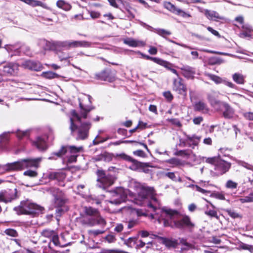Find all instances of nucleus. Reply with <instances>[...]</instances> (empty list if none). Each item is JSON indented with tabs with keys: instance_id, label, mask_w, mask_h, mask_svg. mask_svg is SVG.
Listing matches in <instances>:
<instances>
[{
	"instance_id": "nucleus-1",
	"label": "nucleus",
	"mask_w": 253,
	"mask_h": 253,
	"mask_svg": "<svg viewBox=\"0 0 253 253\" xmlns=\"http://www.w3.org/2000/svg\"><path fill=\"white\" fill-rule=\"evenodd\" d=\"M130 189L135 190L137 195L134 197L133 193L129 190L122 187H118L111 192V198L109 202L115 205H120L125 202L127 196L134 198V202L138 205L143 206L149 203L159 205V201L156 197V194L153 187H149L135 180H131L129 184Z\"/></svg>"
},
{
	"instance_id": "nucleus-2",
	"label": "nucleus",
	"mask_w": 253,
	"mask_h": 253,
	"mask_svg": "<svg viewBox=\"0 0 253 253\" xmlns=\"http://www.w3.org/2000/svg\"><path fill=\"white\" fill-rule=\"evenodd\" d=\"M156 205L158 204L156 203H149L148 207L155 212L154 213L150 214L151 218L156 220L159 224L163 222V225L165 227L170 226L177 228L186 227L189 229H192L194 227V223L191 221L189 216L184 215L180 219L177 220L180 214L177 211L168 207L158 208Z\"/></svg>"
},
{
	"instance_id": "nucleus-3",
	"label": "nucleus",
	"mask_w": 253,
	"mask_h": 253,
	"mask_svg": "<svg viewBox=\"0 0 253 253\" xmlns=\"http://www.w3.org/2000/svg\"><path fill=\"white\" fill-rule=\"evenodd\" d=\"M206 162L214 166L215 173L217 175H221L229 170L231 167V164L218 157L211 158H204Z\"/></svg>"
},
{
	"instance_id": "nucleus-4",
	"label": "nucleus",
	"mask_w": 253,
	"mask_h": 253,
	"mask_svg": "<svg viewBox=\"0 0 253 253\" xmlns=\"http://www.w3.org/2000/svg\"><path fill=\"white\" fill-rule=\"evenodd\" d=\"M43 208L29 201L21 202L20 205L14 208V210L18 214H36L42 212Z\"/></svg>"
},
{
	"instance_id": "nucleus-5",
	"label": "nucleus",
	"mask_w": 253,
	"mask_h": 253,
	"mask_svg": "<svg viewBox=\"0 0 253 253\" xmlns=\"http://www.w3.org/2000/svg\"><path fill=\"white\" fill-rule=\"evenodd\" d=\"M80 106L81 108L80 115H78L75 110H72L71 112V117L70 118V129L73 132L78 128V126L75 124L76 122L81 123L82 118L85 119L87 117V113L92 109L90 106H84L83 103L80 100Z\"/></svg>"
},
{
	"instance_id": "nucleus-6",
	"label": "nucleus",
	"mask_w": 253,
	"mask_h": 253,
	"mask_svg": "<svg viewBox=\"0 0 253 253\" xmlns=\"http://www.w3.org/2000/svg\"><path fill=\"white\" fill-rule=\"evenodd\" d=\"M84 211L86 215L90 216L88 220V224L90 226L98 224L102 227H104L106 225L105 220L100 216L97 210L90 207H85Z\"/></svg>"
},
{
	"instance_id": "nucleus-7",
	"label": "nucleus",
	"mask_w": 253,
	"mask_h": 253,
	"mask_svg": "<svg viewBox=\"0 0 253 253\" xmlns=\"http://www.w3.org/2000/svg\"><path fill=\"white\" fill-rule=\"evenodd\" d=\"M83 150V148L82 146L80 147H76L75 146H63L61 148L60 150L58 152H56L53 153L54 155L58 157H60L62 155L66 154L67 152H69L71 154L73 155H71L68 158V162L69 163H74L77 160V157H78V155L77 154L78 153H79L82 151Z\"/></svg>"
},
{
	"instance_id": "nucleus-8",
	"label": "nucleus",
	"mask_w": 253,
	"mask_h": 253,
	"mask_svg": "<svg viewBox=\"0 0 253 253\" xmlns=\"http://www.w3.org/2000/svg\"><path fill=\"white\" fill-rule=\"evenodd\" d=\"M42 160V158H38L36 159H22L20 161L16 162L17 169L19 170L31 167L38 168Z\"/></svg>"
},
{
	"instance_id": "nucleus-9",
	"label": "nucleus",
	"mask_w": 253,
	"mask_h": 253,
	"mask_svg": "<svg viewBox=\"0 0 253 253\" xmlns=\"http://www.w3.org/2000/svg\"><path fill=\"white\" fill-rule=\"evenodd\" d=\"M97 174V185L98 187L105 189L113 184L115 180L113 176L110 175H106L102 170H98Z\"/></svg>"
},
{
	"instance_id": "nucleus-10",
	"label": "nucleus",
	"mask_w": 253,
	"mask_h": 253,
	"mask_svg": "<svg viewBox=\"0 0 253 253\" xmlns=\"http://www.w3.org/2000/svg\"><path fill=\"white\" fill-rule=\"evenodd\" d=\"M164 6L165 8H166L169 11L178 16H181L183 18H187L191 16L189 13L185 12L182 10V9L176 7L174 5H173L170 2L166 1L164 2Z\"/></svg>"
},
{
	"instance_id": "nucleus-11",
	"label": "nucleus",
	"mask_w": 253,
	"mask_h": 253,
	"mask_svg": "<svg viewBox=\"0 0 253 253\" xmlns=\"http://www.w3.org/2000/svg\"><path fill=\"white\" fill-rule=\"evenodd\" d=\"M41 44L45 45L44 47L45 49H53V47H64L69 49V41H59L51 43L45 40L41 41Z\"/></svg>"
},
{
	"instance_id": "nucleus-12",
	"label": "nucleus",
	"mask_w": 253,
	"mask_h": 253,
	"mask_svg": "<svg viewBox=\"0 0 253 253\" xmlns=\"http://www.w3.org/2000/svg\"><path fill=\"white\" fill-rule=\"evenodd\" d=\"M90 126L91 124L89 122L81 123L78 128L77 139H84L86 138Z\"/></svg>"
},
{
	"instance_id": "nucleus-13",
	"label": "nucleus",
	"mask_w": 253,
	"mask_h": 253,
	"mask_svg": "<svg viewBox=\"0 0 253 253\" xmlns=\"http://www.w3.org/2000/svg\"><path fill=\"white\" fill-rule=\"evenodd\" d=\"M173 90L177 93L185 95L186 94V87L182 83L181 78L174 79L173 82Z\"/></svg>"
},
{
	"instance_id": "nucleus-14",
	"label": "nucleus",
	"mask_w": 253,
	"mask_h": 253,
	"mask_svg": "<svg viewBox=\"0 0 253 253\" xmlns=\"http://www.w3.org/2000/svg\"><path fill=\"white\" fill-rule=\"evenodd\" d=\"M18 71V65L17 64L9 63L3 66V73L7 76H15Z\"/></svg>"
},
{
	"instance_id": "nucleus-15",
	"label": "nucleus",
	"mask_w": 253,
	"mask_h": 253,
	"mask_svg": "<svg viewBox=\"0 0 253 253\" xmlns=\"http://www.w3.org/2000/svg\"><path fill=\"white\" fill-rule=\"evenodd\" d=\"M3 199V202L7 203L11 202L16 197V189H8L1 191Z\"/></svg>"
},
{
	"instance_id": "nucleus-16",
	"label": "nucleus",
	"mask_w": 253,
	"mask_h": 253,
	"mask_svg": "<svg viewBox=\"0 0 253 253\" xmlns=\"http://www.w3.org/2000/svg\"><path fill=\"white\" fill-rule=\"evenodd\" d=\"M182 74L184 77L188 79H193L196 72L194 68L189 66H183L180 68Z\"/></svg>"
},
{
	"instance_id": "nucleus-17",
	"label": "nucleus",
	"mask_w": 253,
	"mask_h": 253,
	"mask_svg": "<svg viewBox=\"0 0 253 253\" xmlns=\"http://www.w3.org/2000/svg\"><path fill=\"white\" fill-rule=\"evenodd\" d=\"M22 66L25 69L36 71H40L42 69V66L40 64L30 60L23 62Z\"/></svg>"
},
{
	"instance_id": "nucleus-18",
	"label": "nucleus",
	"mask_w": 253,
	"mask_h": 253,
	"mask_svg": "<svg viewBox=\"0 0 253 253\" xmlns=\"http://www.w3.org/2000/svg\"><path fill=\"white\" fill-rule=\"evenodd\" d=\"M14 170H17L16 162L7 163L6 165H0V174Z\"/></svg>"
},
{
	"instance_id": "nucleus-19",
	"label": "nucleus",
	"mask_w": 253,
	"mask_h": 253,
	"mask_svg": "<svg viewBox=\"0 0 253 253\" xmlns=\"http://www.w3.org/2000/svg\"><path fill=\"white\" fill-rule=\"evenodd\" d=\"M69 49L79 47H89L90 43L86 41H69Z\"/></svg>"
},
{
	"instance_id": "nucleus-20",
	"label": "nucleus",
	"mask_w": 253,
	"mask_h": 253,
	"mask_svg": "<svg viewBox=\"0 0 253 253\" xmlns=\"http://www.w3.org/2000/svg\"><path fill=\"white\" fill-rule=\"evenodd\" d=\"M204 14L207 18L210 20L217 21L223 18L216 11L208 9L204 10Z\"/></svg>"
},
{
	"instance_id": "nucleus-21",
	"label": "nucleus",
	"mask_w": 253,
	"mask_h": 253,
	"mask_svg": "<svg viewBox=\"0 0 253 253\" xmlns=\"http://www.w3.org/2000/svg\"><path fill=\"white\" fill-rule=\"evenodd\" d=\"M124 42L126 44L131 47L144 46L145 42L142 41L134 40L132 38H127L124 40Z\"/></svg>"
},
{
	"instance_id": "nucleus-22",
	"label": "nucleus",
	"mask_w": 253,
	"mask_h": 253,
	"mask_svg": "<svg viewBox=\"0 0 253 253\" xmlns=\"http://www.w3.org/2000/svg\"><path fill=\"white\" fill-rule=\"evenodd\" d=\"M218 92L214 91H211L208 95V99L211 105L215 106L220 103L219 100H218Z\"/></svg>"
},
{
	"instance_id": "nucleus-23",
	"label": "nucleus",
	"mask_w": 253,
	"mask_h": 253,
	"mask_svg": "<svg viewBox=\"0 0 253 253\" xmlns=\"http://www.w3.org/2000/svg\"><path fill=\"white\" fill-rule=\"evenodd\" d=\"M224 110L223 111V116L228 119L232 118L234 115V110L232 108L230 105L226 103L223 104Z\"/></svg>"
},
{
	"instance_id": "nucleus-24",
	"label": "nucleus",
	"mask_w": 253,
	"mask_h": 253,
	"mask_svg": "<svg viewBox=\"0 0 253 253\" xmlns=\"http://www.w3.org/2000/svg\"><path fill=\"white\" fill-rule=\"evenodd\" d=\"M194 110L204 113H207L209 111L207 105L202 101H199L196 102L194 106Z\"/></svg>"
},
{
	"instance_id": "nucleus-25",
	"label": "nucleus",
	"mask_w": 253,
	"mask_h": 253,
	"mask_svg": "<svg viewBox=\"0 0 253 253\" xmlns=\"http://www.w3.org/2000/svg\"><path fill=\"white\" fill-rule=\"evenodd\" d=\"M200 138L199 137L193 135L192 136H187L186 141L189 147L194 148L195 146L198 145Z\"/></svg>"
},
{
	"instance_id": "nucleus-26",
	"label": "nucleus",
	"mask_w": 253,
	"mask_h": 253,
	"mask_svg": "<svg viewBox=\"0 0 253 253\" xmlns=\"http://www.w3.org/2000/svg\"><path fill=\"white\" fill-rule=\"evenodd\" d=\"M34 145L41 151H43L47 148L45 140L42 137H38L33 142Z\"/></svg>"
},
{
	"instance_id": "nucleus-27",
	"label": "nucleus",
	"mask_w": 253,
	"mask_h": 253,
	"mask_svg": "<svg viewBox=\"0 0 253 253\" xmlns=\"http://www.w3.org/2000/svg\"><path fill=\"white\" fill-rule=\"evenodd\" d=\"M48 178L50 179H56L58 181H61L65 178V174L62 171L51 172L48 174Z\"/></svg>"
},
{
	"instance_id": "nucleus-28",
	"label": "nucleus",
	"mask_w": 253,
	"mask_h": 253,
	"mask_svg": "<svg viewBox=\"0 0 253 253\" xmlns=\"http://www.w3.org/2000/svg\"><path fill=\"white\" fill-rule=\"evenodd\" d=\"M232 79L236 83L239 84H243L245 83V77L239 73L233 74Z\"/></svg>"
},
{
	"instance_id": "nucleus-29",
	"label": "nucleus",
	"mask_w": 253,
	"mask_h": 253,
	"mask_svg": "<svg viewBox=\"0 0 253 253\" xmlns=\"http://www.w3.org/2000/svg\"><path fill=\"white\" fill-rule=\"evenodd\" d=\"M205 75L213 81L216 84H223L224 79L219 76L208 73H205Z\"/></svg>"
},
{
	"instance_id": "nucleus-30",
	"label": "nucleus",
	"mask_w": 253,
	"mask_h": 253,
	"mask_svg": "<svg viewBox=\"0 0 253 253\" xmlns=\"http://www.w3.org/2000/svg\"><path fill=\"white\" fill-rule=\"evenodd\" d=\"M56 6L65 11H68L71 8V5L63 0H58L56 2Z\"/></svg>"
},
{
	"instance_id": "nucleus-31",
	"label": "nucleus",
	"mask_w": 253,
	"mask_h": 253,
	"mask_svg": "<svg viewBox=\"0 0 253 253\" xmlns=\"http://www.w3.org/2000/svg\"><path fill=\"white\" fill-rule=\"evenodd\" d=\"M62 193L60 192L59 195H55V204L58 207H61L66 203V199L64 197H61Z\"/></svg>"
},
{
	"instance_id": "nucleus-32",
	"label": "nucleus",
	"mask_w": 253,
	"mask_h": 253,
	"mask_svg": "<svg viewBox=\"0 0 253 253\" xmlns=\"http://www.w3.org/2000/svg\"><path fill=\"white\" fill-rule=\"evenodd\" d=\"M16 136L19 139L24 137H28L30 134V130H21L18 129L16 132Z\"/></svg>"
},
{
	"instance_id": "nucleus-33",
	"label": "nucleus",
	"mask_w": 253,
	"mask_h": 253,
	"mask_svg": "<svg viewBox=\"0 0 253 253\" xmlns=\"http://www.w3.org/2000/svg\"><path fill=\"white\" fill-rule=\"evenodd\" d=\"M237 201H239L242 204L253 202V193H251L248 196L239 199Z\"/></svg>"
},
{
	"instance_id": "nucleus-34",
	"label": "nucleus",
	"mask_w": 253,
	"mask_h": 253,
	"mask_svg": "<svg viewBox=\"0 0 253 253\" xmlns=\"http://www.w3.org/2000/svg\"><path fill=\"white\" fill-rule=\"evenodd\" d=\"M162 62H163V63L162 64H160V65L165 67V68L170 71L172 73L174 74L175 75H176L177 77L179 76L176 70L171 68V64L163 60H162Z\"/></svg>"
},
{
	"instance_id": "nucleus-35",
	"label": "nucleus",
	"mask_w": 253,
	"mask_h": 253,
	"mask_svg": "<svg viewBox=\"0 0 253 253\" xmlns=\"http://www.w3.org/2000/svg\"><path fill=\"white\" fill-rule=\"evenodd\" d=\"M132 163L129 168L133 170H137L141 168V163L132 159V161H130Z\"/></svg>"
},
{
	"instance_id": "nucleus-36",
	"label": "nucleus",
	"mask_w": 253,
	"mask_h": 253,
	"mask_svg": "<svg viewBox=\"0 0 253 253\" xmlns=\"http://www.w3.org/2000/svg\"><path fill=\"white\" fill-rule=\"evenodd\" d=\"M167 162L172 165V167H178L182 165L181 161L177 158H172L167 161Z\"/></svg>"
},
{
	"instance_id": "nucleus-37",
	"label": "nucleus",
	"mask_w": 253,
	"mask_h": 253,
	"mask_svg": "<svg viewBox=\"0 0 253 253\" xmlns=\"http://www.w3.org/2000/svg\"><path fill=\"white\" fill-rule=\"evenodd\" d=\"M192 153L190 150H179L175 153V155L177 156H183L184 157L188 158Z\"/></svg>"
},
{
	"instance_id": "nucleus-38",
	"label": "nucleus",
	"mask_w": 253,
	"mask_h": 253,
	"mask_svg": "<svg viewBox=\"0 0 253 253\" xmlns=\"http://www.w3.org/2000/svg\"><path fill=\"white\" fill-rule=\"evenodd\" d=\"M107 72H108V71H103L101 72L100 73L96 74L95 77L97 79H99V80L104 81H105V80H109L107 78Z\"/></svg>"
},
{
	"instance_id": "nucleus-39",
	"label": "nucleus",
	"mask_w": 253,
	"mask_h": 253,
	"mask_svg": "<svg viewBox=\"0 0 253 253\" xmlns=\"http://www.w3.org/2000/svg\"><path fill=\"white\" fill-rule=\"evenodd\" d=\"M155 32L160 36L165 38L166 36L170 35L171 33L167 30L163 29H156Z\"/></svg>"
},
{
	"instance_id": "nucleus-40",
	"label": "nucleus",
	"mask_w": 253,
	"mask_h": 253,
	"mask_svg": "<svg viewBox=\"0 0 253 253\" xmlns=\"http://www.w3.org/2000/svg\"><path fill=\"white\" fill-rule=\"evenodd\" d=\"M42 76L44 78L48 79H53L57 77V75L56 73L51 71L43 72L42 74Z\"/></svg>"
},
{
	"instance_id": "nucleus-41",
	"label": "nucleus",
	"mask_w": 253,
	"mask_h": 253,
	"mask_svg": "<svg viewBox=\"0 0 253 253\" xmlns=\"http://www.w3.org/2000/svg\"><path fill=\"white\" fill-rule=\"evenodd\" d=\"M51 240L54 244L55 246H60V247H64L65 245H61L59 241V238L57 234L55 232L54 235H53L52 238H51Z\"/></svg>"
},
{
	"instance_id": "nucleus-42",
	"label": "nucleus",
	"mask_w": 253,
	"mask_h": 253,
	"mask_svg": "<svg viewBox=\"0 0 253 253\" xmlns=\"http://www.w3.org/2000/svg\"><path fill=\"white\" fill-rule=\"evenodd\" d=\"M4 48L8 52H14L15 53H19V49L18 48H16L15 46L13 45H6L4 46Z\"/></svg>"
},
{
	"instance_id": "nucleus-43",
	"label": "nucleus",
	"mask_w": 253,
	"mask_h": 253,
	"mask_svg": "<svg viewBox=\"0 0 253 253\" xmlns=\"http://www.w3.org/2000/svg\"><path fill=\"white\" fill-rule=\"evenodd\" d=\"M116 157L118 159H122L128 162L132 160V158L131 157L125 153L117 154Z\"/></svg>"
},
{
	"instance_id": "nucleus-44",
	"label": "nucleus",
	"mask_w": 253,
	"mask_h": 253,
	"mask_svg": "<svg viewBox=\"0 0 253 253\" xmlns=\"http://www.w3.org/2000/svg\"><path fill=\"white\" fill-rule=\"evenodd\" d=\"M55 232L53 230H44L42 232L43 236L51 239Z\"/></svg>"
},
{
	"instance_id": "nucleus-45",
	"label": "nucleus",
	"mask_w": 253,
	"mask_h": 253,
	"mask_svg": "<svg viewBox=\"0 0 253 253\" xmlns=\"http://www.w3.org/2000/svg\"><path fill=\"white\" fill-rule=\"evenodd\" d=\"M238 185L237 183L234 182L231 180H229L226 182V187L229 189H235Z\"/></svg>"
},
{
	"instance_id": "nucleus-46",
	"label": "nucleus",
	"mask_w": 253,
	"mask_h": 253,
	"mask_svg": "<svg viewBox=\"0 0 253 253\" xmlns=\"http://www.w3.org/2000/svg\"><path fill=\"white\" fill-rule=\"evenodd\" d=\"M145 58L147 60H150L151 61H153V62L158 64H162L163 63V62H162V59L157 57H153L146 55Z\"/></svg>"
},
{
	"instance_id": "nucleus-47",
	"label": "nucleus",
	"mask_w": 253,
	"mask_h": 253,
	"mask_svg": "<svg viewBox=\"0 0 253 253\" xmlns=\"http://www.w3.org/2000/svg\"><path fill=\"white\" fill-rule=\"evenodd\" d=\"M243 28H246L248 30L246 32H243L240 34V37L242 38L248 37L250 36V32L251 31V28L249 26H243Z\"/></svg>"
},
{
	"instance_id": "nucleus-48",
	"label": "nucleus",
	"mask_w": 253,
	"mask_h": 253,
	"mask_svg": "<svg viewBox=\"0 0 253 253\" xmlns=\"http://www.w3.org/2000/svg\"><path fill=\"white\" fill-rule=\"evenodd\" d=\"M23 174L30 177H35L38 175V173L34 170H27L24 172Z\"/></svg>"
},
{
	"instance_id": "nucleus-49",
	"label": "nucleus",
	"mask_w": 253,
	"mask_h": 253,
	"mask_svg": "<svg viewBox=\"0 0 253 253\" xmlns=\"http://www.w3.org/2000/svg\"><path fill=\"white\" fill-rule=\"evenodd\" d=\"M205 213L206 215L210 216V217H216V218H218L217 213L215 211H214V210L206 211H205Z\"/></svg>"
},
{
	"instance_id": "nucleus-50",
	"label": "nucleus",
	"mask_w": 253,
	"mask_h": 253,
	"mask_svg": "<svg viewBox=\"0 0 253 253\" xmlns=\"http://www.w3.org/2000/svg\"><path fill=\"white\" fill-rule=\"evenodd\" d=\"M132 212L135 213L137 216H147V213L141 210L133 209L132 210Z\"/></svg>"
},
{
	"instance_id": "nucleus-51",
	"label": "nucleus",
	"mask_w": 253,
	"mask_h": 253,
	"mask_svg": "<svg viewBox=\"0 0 253 253\" xmlns=\"http://www.w3.org/2000/svg\"><path fill=\"white\" fill-rule=\"evenodd\" d=\"M105 231L103 229L91 230L89 231V234L94 236L102 234Z\"/></svg>"
},
{
	"instance_id": "nucleus-52",
	"label": "nucleus",
	"mask_w": 253,
	"mask_h": 253,
	"mask_svg": "<svg viewBox=\"0 0 253 253\" xmlns=\"http://www.w3.org/2000/svg\"><path fill=\"white\" fill-rule=\"evenodd\" d=\"M165 175L173 181H177V176L174 172H169L165 174Z\"/></svg>"
},
{
	"instance_id": "nucleus-53",
	"label": "nucleus",
	"mask_w": 253,
	"mask_h": 253,
	"mask_svg": "<svg viewBox=\"0 0 253 253\" xmlns=\"http://www.w3.org/2000/svg\"><path fill=\"white\" fill-rule=\"evenodd\" d=\"M5 233L12 237H16L17 236V232L12 229H8L5 230Z\"/></svg>"
},
{
	"instance_id": "nucleus-54",
	"label": "nucleus",
	"mask_w": 253,
	"mask_h": 253,
	"mask_svg": "<svg viewBox=\"0 0 253 253\" xmlns=\"http://www.w3.org/2000/svg\"><path fill=\"white\" fill-rule=\"evenodd\" d=\"M71 56L69 54L62 53L59 55V58L60 61L67 60L69 59Z\"/></svg>"
},
{
	"instance_id": "nucleus-55",
	"label": "nucleus",
	"mask_w": 253,
	"mask_h": 253,
	"mask_svg": "<svg viewBox=\"0 0 253 253\" xmlns=\"http://www.w3.org/2000/svg\"><path fill=\"white\" fill-rule=\"evenodd\" d=\"M226 212L231 217L233 218H235L239 216V214L237 212L231 210H227Z\"/></svg>"
},
{
	"instance_id": "nucleus-56",
	"label": "nucleus",
	"mask_w": 253,
	"mask_h": 253,
	"mask_svg": "<svg viewBox=\"0 0 253 253\" xmlns=\"http://www.w3.org/2000/svg\"><path fill=\"white\" fill-rule=\"evenodd\" d=\"M133 154L135 155L141 157H145V153L141 150H138L136 151H135L133 152Z\"/></svg>"
},
{
	"instance_id": "nucleus-57",
	"label": "nucleus",
	"mask_w": 253,
	"mask_h": 253,
	"mask_svg": "<svg viewBox=\"0 0 253 253\" xmlns=\"http://www.w3.org/2000/svg\"><path fill=\"white\" fill-rule=\"evenodd\" d=\"M106 240L108 243H111L115 242L116 238L113 235H108L106 237Z\"/></svg>"
},
{
	"instance_id": "nucleus-58",
	"label": "nucleus",
	"mask_w": 253,
	"mask_h": 253,
	"mask_svg": "<svg viewBox=\"0 0 253 253\" xmlns=\"http://www.w3.org/2000/svg\"><path fill=\"white\" fill-rule=\"evenodd\" d=\"M223 84L225 85H226V86H227L230 88H237V86L235 84H234L233 83H232L231 82L226 81L225 80H224Z\"/></svg>"
},
{
	"instance_id": "nucleus-59",
	"label": "nucleus",
	"mask_w": 253,
	"mask_h": 253,
	"mask_svg": "<svg viewBox=\"0 0 253 253\" xmlns=\"http://www.w3.org/2000/svg\"><path fill=\"white\" fill-rule=\"evenodd\" d=\"M107 79H108L109 80H105V81L112 82L114 81L115 79L114 75L112 74L110 72H108V71L107 72Z\"/></svg>"
},
{
	"instance_id": "nucleus-60",
	"label": "nucleus",
	"mask_w": 253,
	"mask_h": 253,
	"mask_svg": "<svg viewBox=\"0 0 253 253\" xmlns=\"http://www.w3.org/2000/svg\"><path fill=\"white\" fill-rule=\"evenodd\" d=\"M108 1H109L110 4L111 6H112L115 8L118 7V5L116 2L117 1H119L121 2H122V0H108Z\"/></svg>"
},
{
	"instance_id": "nucleus-61",
	"label": "nucleus",
	"mask_w": 253,
	"mask_h": 253,
	"mask_svg": "<svg viewBox=\"0 0 253 253\" xmlns=\"http://www.w3.org/2000/svg\"><path fill=\"white\" fill-rule=\"evenodd\" d=\"M207 28V30L209 32H210L211 33H212L213 35L218 37H220V35H219V33L217 31L213 29L211 27H208Z\"/></svg>"
},
{
	"instance_id": "nucleus-62",
	"label": "nucleus",
	"mask_w": 253,
	"mask_h": 253,
	"mask_svg": "<svg viewBox=\"0 0 253 253\" xmlns=\"http://www.w3.org/2000/svg\"><path fill=\"white\" fill-rule=\"evenodd\" d=\"M240 164L243 167L247 168V169L252 170L253 169V166L250 164L246 163L245 162H240Z\"/></svg>"
},
{
	"instance_id": "nucleus-63",
	"label": "nucleus",
	"mask_w": 253,
	"mask_h": 253,
	"mask_svg": "<svg viewBox=\"0 0 253 253\" xmlns=\"http://www.w3.org/2000/svg\"><path fill=\"white\" fill-rule=\"evenodd\" d=\"M214 197L218 199H219V200H225V197L224 196V195L221 193H216L214 195Z\"/></svg>"
},
{
	"instance_id": "nucleus-64",
	"label": "nucleus",
	"mask_w": 253,
	"mask_h": 253,
	"mask_svg": "<svg viewBox=\"0 0 253 253\" xmlns=\"http://www.w3.org/2000/svg\"><path fill=\"white\" fill-rule=\"evenodd\" d=\"M164 96L168 100H171L173 96L169 91H166L164 93Z\"/></svg>"
}]
</instances>
